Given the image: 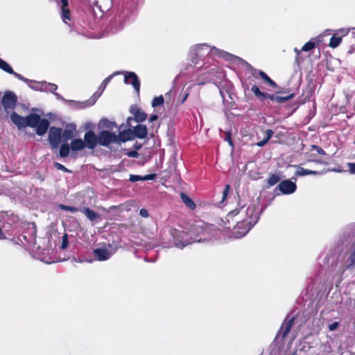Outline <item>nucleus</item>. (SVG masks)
I'll return each instance as SVG.
<instances>
[{"instance_id":"34","label":"nucleus","mask_w":355,"mask_h":355,"mask_svg":"<svg viewBox=\"0 0 355 355\" xmlns=\"http://www.w3.org/2000/svg\"><path fill=\"white\" fill-rule=\"evenodd\" d=\"M341 40H342L341 37H336V36L334 35L331 37V38L330 40L329 46L331 48H336L340 44Z\"/></svg>"},{"instance_id":"50","label":"nucleus","mask_w":355,"mask_h":355,"mask_svg":"<svg viewBox=\"0 0 355 355\" xmlns=\"http://www.w3.org/2000/svg\"><path fill=\"white\" fill-rule=\"evenodd\" d=\"M229 191H230V186L226 185V187L223 192V200H224L227 198Z\"/></svg>"},{"instance_id":"43","label":"nucleus","mask_w":355,"mask_h":355,"mask_svg":"<svg viewBox=\"0 0 355 355\" xmlns=\"http://www.w3.org/2000/svg\"><path fill=\"white\" fill-rule=\"evenodd\" d=\"M68 244H69V242H68L67 235L64 234L62 236V243H61V248L62 249L67 248V247L68 246Z\"/></svg>"},{"instance_id":"35","label":"nucleus","mask_w":355,"mask_h":355,"mask_svg":"<svg viewBox=\"0 0 355 355\" xmlns=\"http://www.w3.org/2000/svg\"><path fill=\"white\" fill-rule=\"evenodd\" d=\"M164 103V98L162 96H159L153 98L152 101V107H156L162 105Z\"/></svg>"},{"instance_id":"54","label":"nucleus","mask_w":355,"mask_h":355,"mask_svg":"<svg viewBox=\"0 0 355 355\" xmlns=\"http://www.w3.org/2000/svg\"><path fill=\"white\" fill-rule=\"evenodd\" d=\"M312 161L314 162H316V163H322V162L320 160H312Z\"/></svg>"},{"instance_id":"18","label":"nucleus","mask_w":355,"mask_h":355,"mask_svg":"<svg viewBox=\"0 0 355 355\" xmlns=\"http://www.w3.org/2000/svg\"><path fill=\"white\" fill-rule=\"evenodd\" d=\"M49 127V121L45 119H40L39 123H37L35 127L37 135L40 136L44 135L46 132Z\"/></svg>"},{"instance_id":"7","label":"nucleus","mask_w":355,"mask_h":355,"mask_svg":"<svg viewBox=\"0 0 355 355\" xmlns=\"http://www.w3.org/2000/svg\"><path fill=\"white\" fill-rule=\"evenodd\" d=\"M292 180L296 181V178L293 177L291 180H286L281 182L278 187L276 188L275 191L278 189L282 194L284 195L293 193L297 189V186Z\"/></svg>"},{"instance_id":"48","label":"nucleus","mask_w":355,"mask_h":355,"mask_svg":"<svg viewBox=\"0 0 355 355\" xmlns=\"http://www.w3.org/2000/svg\"><path fill=\"white\" fill-rule=\"evenodd\" d=\"M139 214L144 218H148L149 216L148 211L146 209H141L139 211Z\"/></svg>"},{"instance_id":"25","label":"nucleus","mask_w":355,"mask_h":355,"mask_svg":"<svg viewBox=\"0 0 355 355\" xmlns=\"http://www.w3.org/2000/svg\"><path fill=\"white\" fill-rule=\"evenodd\" d=\"M76 130V127L73 125H68L65 128L63 133L62 137L64 139L69 140L71 139L73 135H74V131Z\"/></svg>"},{"instance_id":"57","label":"nucleus","mask_w":355,"mask_h":355,"mask_svg":"<svg viewBox=\"0 0 355 355\" xmlns=\"http://www.w3.org/2000/svg\"><path fill=\"white\" fill-rule=\"evenodd\" d=\"M1 235H2V232L1 231V232H0V237L1 236Z\"/></svg>"},{"instance_id":"28","label":"nucleus","mask_w":355,"mask_h":355,"mask_svg":"<svg viewBox=\"0 0 355 355\" xmlns=\"http://www.w3.org/2000/svg\"><path fill=\"white\" fill-rule=\"evenodd\" d=\"M71 147L67 143H64L60 148L59 155L61 157L64 158L69 156Z\"/></svg>"},{"instance_id":"31","label":"nucleus","mask_w":355,"mask_h":355,"mask_svg":"<svg viewBox=\"0 0 355 355\" xmlns=\"http://www.w3.org/2000/svg\"><path fill=\"white\" fill-rule=\"evenodd\" d=\"M258 73L261 77V78L264 80L266 83H268L270 86L273 87H277L276 83L271 78H270L265 72L262 71H259Z\"/></svg>"},{"instance_id":"38","label":"nucleus","mask_w":355,"mask_h":355,"mask_svg":"<svg viewBox=\"0 0 355 355\" xmlns=\"http://www.w3.org/2000/svg\"><path fill=\"white\" fill-rule=\"evenodd\" d=\"M293 97V94L286 96H275V101L278 102V103H283V102H286V101L290 100Z\"/></svg>"},{"instance_id":"40","label":"nucleus","mask_w":355,"mask_h":355,"mask_svg":"<svg viewBox=\"0 0 355 355\" xmlns=\"http://www.w3.org/2000/svg\"><path fill=\"white\" fill-rule=\"evenodd\" d=\"M10 74H12L13 76H15L17 79L20 80H22L25 83H29V79L26 78H24L23 76H21V74L17 73V72H15L13 71V73H10Z\"/></svg>"},{"instance_id":"33","label":"nucleus","mask_w":355,"mask_h":355,"mask_svg":"<svg viewBox=\"0 0 355 355\" xmlns=\"http://www.w3.org/2000/svg\"><path fill=\"white\" fill-rule=\"evenodd\" d=\"M0 69L3 70L4 71L10 73H13V69L12 67L3 60L0 58Z\"/></svg>"},{"instance_id":"10","label":"nucleus","mask_w":355,"mask_h":355,"mask_svg":"<svg viewBox=\"0 0 355 355\" xmlns=\"http://www.w3.org/2000/svg\"><path fill=\"white\" fill-rule=\"evenodd\" d=\"M294 316L291 317L288 315L284 322L282 323L281 328L276 336V339H279L280 336L282 338H285L287 334L290 332L291 327L293 326L294 321Z\"/></svg>"},{"instance_id":"58","label":"nucleus","mask_w":355,"mask_h":355,"mask_svg":"<svg viewBox=\"0 0 355 355\" xmlns=\"http://www.w3.org/2000/svg\"><path fill=\"white\" fill-rule=\"evenodd\" d=\"M292 355H297L296 353H293Z\"/></svg>"},{"instance_id":"16","label":"nucleus","mask_w":355,"mask_h":355,"mask_svg":"<svg viewBox=\"0 0 355 355\" xmlns=\"http://www.w3.org/2000/svg\"><path fill=\"white\" fill-rule=\"evenodd\" d=\"M117 144L134 139L135 137L133 135L132 130L128 129L119 132V135H117Z\"/></svg>"},{"instance_id":"1","label":"nucleus","mask_w":355,"mask_h":355,"mask_svg":"<svg viewBox=\"0 0 355 355\" xmlns=\"http://www.w3.org/2000/svg\"><path fill=\"white\" fill-rule=\"evenodd\" d=\"M238 206L226 216V220L229 223L236 218L237 224L234 227L232 236L237 239L245 236L259 220L257 205H250L245 207V205L239 201Z\"/></svg>"},{"instance_id":"51","label":"nucleus","mask_w":355,"mask_h":355,"mask_svg":"<svg viewBox=\"0 0 355 355\" xmlns=\"http://www.w3.org/2000/svg\"><path fill=\"white\" fill-rule=\"evenodd\" d=\"M128 156L130 157H137L138 153L137 151H130L127 153Z\"/></svg>"},{"instance_id":"6","label":"nucleus","mask_w":355,"mask_h":355,"mask_svg":"<svg viewBox=\"0 0 355 355\" xmlns=\"http://www.w3.org/2000/svg\"><path fill=\"white\" fill-rule=\"evenodd\" d=\"M117 135L113 132L103 130L98 135V144L102 146H108L111 144H117Z\"/></svg>"},{"instance_id":"21","label":"nucleus","mask_w":355,"mask_h":355,"mask_svg":"<svg viewBox=\"0 0 355 355\" xmlns=\"http://www.w3.org/2000/svg\"><path fill=\"white\" fill-rule=\"evenodd\" d=\"M131 113L133 114L135 121L137 122H143L147 119V114L138 107H132Z\"/></svg>"},{"instance_id":"32","label":"nucleus","mask_w":355,"mask_h":355,"mask_svg":"<svg viewBox=\"0 0 355 355\" xmlns=\"http://www.w3.org/2000/svg\"><path fill=\"white\" fill-rule=\"evenodd\" d=\"M280 180V176L278 174H272L267 180L269 186H274Z\"/></svg>"},{"instance_id":"17","label":"nucleus","mask_w":355,"mask_h":355,"mask_svg":"<svg viewBox=\"0 0 355 355\" xmlns=\"http://www.w3.org/2000/svg\"><path fill=\"white\" fill-rule=\"evenodd\" d=\"M251 91L253 92L254 96L260 100H263L266 98H268L272 101L275 100V95L268 94L262 92L261 91H260L258 86H257L255 85L252 86Z\"/></svg>"},{"instance_id":"9","label":"nucleus","mask_w":355,"mask_h":355,"mask_svg":"<svg viewBox=\"0 0 355 355\" xmlns=\"http://www.w3.org/2000/svg\"><path fill=\"white\" fill-rule=\"evenodd\" d=\"M62 135V129L60 128L51 127L49 132V141L52 148L58 147Z\"/></svg>"},{"instance_id":"22","label":"nucleus","mask_w":355,"mask_h":355,"mask_svg":"<svg viewBox=\"0 0 355 355\" xmlns=\"http://www.w3.org/2000/svg\"><path fill=\"white\" fill-rule=\"evenodd\" d=\"M11 121L18 127L19 129L25 127L26 117H23L16 112H12L10 114Z\"/></svg>"},{"instance_id":"37","label":"nucleus","mask_w":355,"mask_h":355,"mask_svg":"<svg viewBox=\"0 0 355 355\" xmlns=\"http://www.w3.org/2000/svg\"><path fill=\"white\" fill-rule=\"evenodd\" d=\"M315 46V44L312 41H309L306 42L302 48L301 51H309L314 49Z\"/></svg>"},{"instance_id":"20","label":"nucleus","mask_w":355,"mask_h":355,"mask_svg":"<svg viewBox=\"0 0 355 355\" xmlns=\"http://www.w3.org/2000/svg\"><path fill=\"white\" fill-rule=\"evenodd\" d=\"M40 119V116L36 114H29L26 117L25 127L35 128L37 124L39 123Z\"/></svg>"},{"instance_id":"46","label":"nucleus","mask_w":355,"mask_h":355,"mask_svg":"<svg viewBox=\"0 0 355 355\" xmlns=\"http://www.w3.org/2000/svg\"><path fill=\"white\" fill-rule=\"evenodd\" d=\"M339 326V323L338 322H334L329 325V331H332L336 330Z\"/></svg>"},{"instance_id":"24","label":"nucleus","mask_w":355,"mask_h":355,"mask_svg":"<svg viewBox=\"0 0 355 355\" xmlns=\"http://www.w3.org/2000/svg\"><path fill=\"white\" fill-rule=\"evenodd\" d=\"M70 147L72 151H79L85 148V142L81 139H74L71 141Z\"/></svg>"},{"instance_id":"52","label":"nucleus","mask_w":355,"mask_h":355,"mask_svg":"<svg viewBox=\"0 0 355 355\" xmlns=\"http://www.w3.org/2000/svg\"><path fill=\"white\" fill-rule=\"evenodd\" d=\"M294 51L296 53V61H298L299 60V56H300V52L302 51L301 50L300 51L297 48H295L294 49Z\"/></svg>"},{"instance_id":"27","label":"nucleus","mask_w":355,"mask_h":355,"mask_svg":"<svg viewBox=\"0 0 355 355\" xmlns=\"http://www.w3.org/2000/svg\"><path fill=\"white\" fill-rule=\"evenodd\" d=\"M181 199L182 202L191 209H194L196 208V204L185 193H181L180 194Z\"/></svg>"},{"instance_id":"5","label":"nucleus","mask_w":355,"mask_h":355,"mask_svg":"<svg viewBox=\"0 0 355 355\" xmlns=\"http://www.w3.org/2000/svg\"><path fill=\"white\" fill-rule=\"evenodd\" d=\"M115 75V73L107 77L102 82L101 85L99 86L98 91H96L93 96L85 101L83 102H75L76 104L78 105V107L80 109L85 108L89 106H92L95 104L96 100L99 98V96L101 95L103 92L105 90V87H107V84L110 83L112 77Z\"/></svg>"},{"instance_id":"30","label":"nucleus","mask_w":355,"mask_h":355,"mask_svg":"<svg viewBox=\"0 0 355 355\" xmlns=\"http://www.w3.org/2000/svg\"><path fill=\"white\" fill-rule=\"evenodd\" d=\"M43 81L37 82L35 80H29V83H27L28 86L33 90L41 91Z\"/></svg>"},{"instance_id":"56","label":"nucleus","mask_w":355,"mask_h":355,"mask_svg":"<svg viewBox=\"0 0 355 355\" xmlns=\"http://www.w3.org/2000/svg\"><path fill=\"white\" fill-rule=\"evenodd\" d=\"M220 95L222 96V97L223 98V92H222V91H220Z\"/></svg>"},{"instance_id":"47","label":"nucleus","mask_w":355,"mask_h":355,"mask_svg":"<svg viewBox=\"0 0 355 355\" xmlns=\"http://www.w3.org/2000/svg\"><path fill=\"white\" fill-rule=\"evenodd\" d=\"M156 177L155 174H148L144 176H142L143 180H154Z\"/></svg>"},{"instance_id":"36","label":"nucleus","mask_w":355,"mask_h":355,"mask_svg":"<svg viewBox=\"0 0 355 355\" xmlns=\"http://www.w3.org/2000/svg\"><path fill=\"white\" fill-rule=\"evenodd\" d=\"M53 94L55 95V96L56 97V98L58 100H61V101H66L68 103H69L70 105H72L73 107L79 109L78 107V105L76 104L75 102L76 101H67L65 100L60 94L57 93L56 91L53 92Z\"/></svg>"},{"instance_id":"55","label":"nucleus","mask_w":355,"mask_h":355,"mask_svg":"<svg viewBox=\"0 0 355 355\" xmlns=\"http://www.w3.org/2000/svg\"><path fill=\"white\" fill-rule=\"evenodd\" d=\"M132 119L131 117L128 118L127 122L129 123Z\"/></svg>"},{"instance_id":"49","label":"nucleus","mask_w":355,"mask_h":355,"mask_svg":"<svg viewBox=\"0 0 355 355\" xmlns=\"http://www.w3.org/2000/svg\"><path fill=\"white\" fill-rule=\"evenodd\" d=\"M55 166L59 170L63 171L64 172L68 171L67 168L64 166H63L62 164H61L60 163H57V162L55 163Z\"/></svg>"},{"instance_id":"39","label":"nucleus","mask_w":355,"mask_h":355,"mask_svg":"<svg viewBox=\"0 0 355 355\" xmlns=\"http://www.w3.org/2000/svg\"><path fill=\"white\" fill-rule=\"evenodd\" d=\"M60 208L62 210L68 211L70 212H76L78 210V209L76 207L67 206V205H60Z\"/></svg>"},{"instance_id":"41","label":"nucleus","mask_w":355,"mask_h":355,"mask_svg":"<svg viewBox=\"0 0 355 355\" xmlns=\"http://www.w3.org/2000/svg\"><path fill=\"white\" fill-rule=\"evenodd\" d=\"M311 150H315L320 155H326L325 151L322 148H320L316 145L313 144L311 146Z\"/></svg>"},{"instance_id":"45","label":"nucleus","mask_w":355,"mask_h":355,"mask_svg":"<svg viewBox=\"0 0 355 355\" xmlns=\"http://www.w3.org/2000/svg\"><path fill=\"white\" fill-rule=\"evenodd\" d=\"M225 140L227 141L229 144V145L232 147H233V141L231 139V133L230 132H226V137L225 138Z\"/></svg>"},{"instance_id":"26","label":"nucleus","mask_w":355,"mask_h":355,"mask_svg":"<svg viewBox=\"0 0 355 355\" xmlns=\"http://www.w3.org/2000/svg\"><path fill=\"white\" fill-rule=\"evenodd\" d=\"M58 86L54 83H47L46 81H43L42 86L41 87L40 92H54L57 90Z\"/></svg>"},{"instance_id":"53","label":"nucleus","mask_w":355,"mask_h":355,"mask_svg":"<svg viewBox=\"0 0 355 355\" xmlns=\"http://www.w3.org/2000/svg\"><path fill=\"white\" fill-rule=\"evenodd\" d=\"M157 115L156 114H152L150 116V122H153L154 121H156L157 119Z\"/></svg>"},{"instance_id":"13","label":"nucleus","mask_w":355,"mask_h":355,"mask_svg":"<svg viewBox=\"0 0 355 355\" xmlns=\"http://www.w3.org/2000/svg\"><path fill=\"white\" fill-rule=\"evenodd\" d=\"M93 254L96 259L101 261L109 259L112 255L111 251L105 248L95 249L93 251Z\"/></svg>"},{"instance_id":"11","label":"nucleus","mask_w":355,"mask_h":355,"mask_svg":"<svg viewBox=\"0 0 355 355\" xmlns=\"http://www.w3.org/2000/svg\"><path fill=\"white\" fill-rule=\"evenodd\" d=\"M124 82L125 84L131 85L137 93L139 92L140 89V81L134 72H125L124 73Z\"/></svg>"},{"instance_id":"44","label":"nucleus","mask_w":355,"mask_h":355,"mask_svg":"<svg viewBox=\"0 0 355 355\" xmlns=\"http://www.w3.org/2000/svg\"><path fill=\"white\" fill-rule=\"evenodd\" d=\"M129 180L132 182H135L137 181L143 180L142 176L137 175H130Z\"/></svg>"},{"instance_id":"19","label":"nucleus","mask_w":355,"mask_h":355,"mask_svg":"<svg viewBox=\"0 0 355 355\" xmlns=\"http://www.w3.org/2000/svg\"><path fill=\"white\" fill-rule=\"evenodd\" d=\"M297 168V170L295 173V175L297 177L299 176H305L308 175H322L323 174V172L317 171H312L309 169H305L300 166H294Z\"/></svg>"},{"instance_id":"2","label":"nucleus","mask_w":355,"mask_h":355,"mask_svg":"<svg viewBox=\"0 0 355 355\" xmlns=\"http://www.w3.org/2000/svg\"><path fill=\"white\" fill-rule=\"evenodd\" d=\"M199 227V226H198ZM200 234L202 236L199 239H183L182 241L178 240L176 237L182 238L184 235H187L185 232H179L177 230H174L172 233L173 236L174 237V245L175 247L179 248H183L187 245L191 244L194 242H205L212 240V237H214L217 231L215 230L214 227L211 225L206 224L203 226L200 227ZM200 233V232H198Z\"/></svg>"},{"instance_id":"59","label":"nucleus","mask_w":355,"mask_h":355,"mask_svg":"<svg viewBox=\"0 0 355 355\" xmlns=\"http://www.w3.org/2000/svg\"><path fill=\"white\" fill-rule=\"evenodd\" d=\"M354 144H355V141H354Z\"/></svg>"},{"instance_id":"15","label":"nucleus","mask_w":355,"mask_h":355,"mask_svg":"<svg viewBox=\"0 0 355 355\" xmlns=\"http://www.w3.org/2000/svg\"><path fill=\"white\" fill-rule=\"evenodd\" d=\"M133 135L134 137H137L139 139H144L148 135L147 128L144 125H137L134 127L133 130Z\"/></svg>"},{"instance_id":"42","label":"nucleus","mask_w":355,"mask_h":355,"mask_svg":"<svg viewBox=\"0 0 355 355\" xmlns=\"http://www.w3.org/2000/svg\"><path fill=\"white\" fill-rule=\"evenodd\" d=\"M347 166L348 167V171L350 174L355 175V163L354 162H349L347 164Z\"/></svg>"},{"instance_id":"14","label":"nucleus","mask_w":355,"mask_h":355,"mask_svg":"<svg viewBox=\"0 0 355 355\" xmlns=\"http://www.w3.org/2000/svg\"><path fill=\"white\" fill-rule=\"evenodd\" d=\"M61 4V17L64 23L69 25L67 20H70V11L68 8V0H60Z\"/></svg>"},{"instance_id":"12","label":"nucleus","mask_w":355,"mask_h":355,"mask_svg":"<svg viewBox=\"0 0 355 355\" xmlns=\"http://www.w3.org/2000/svg\"><path fill=\"white\" fill-rule=\"evenodd\" d=\"M83 141L85 142V147L89 149H94L98 144V136H96L92 130H89L85 132Z\"/></svg>"},{"instance_id":"29","label":"nucleus","mask_w":355,"mask_h":355,"mask_svg":"<svg viewBox=\"0 0 355 355\" xmlns=\"http://www.w3.org/2000/svg\"><path fill=\"white\" fill-rule=\"evenodd\" d=\"M274 132L272 130H268L266 132V137L262 141L257 142V145L259 147L265 146L269 139L272 137Z\"/></svg>"},{"instance_id":"23","label":"nucleus","mask_w":355,"mask_h":355,"mask_svg":"<svg viewBox=\"0 0 355 355\" xmlns=\"http://www.w3.org/2000/svg\"><path fill=\"white\" fill-rule=\"evenodd\" d=\"M82 211V213H83L85 216L90 220V221H94L96 219H98L100 218L101 216L95 212L94 211H93L92 209H90L88 207H83L80 210Z\"/></svg>"},{"instance_id":"8","label":"nucleus","mask_w":355,"mask_h":355,"mask_svg":"<svg viewBox=\"0 0 355 355\" xmlns=\"http://www.w3.org/2000/svg\"><path fill=\"white\" fill-rule=\"evenodd\" d=\"M17 100V96L14 92L10 91L5 92L2 98V105L4 110L6 112H8L10 110H13L16 105Z\"/></svg>"},{"instance_id":"4","label":"nucleus","mask_w":355,"mask_h":355,"mask_svg":"<svg viewBox=\"0 0 355 355\" xmlns=\"http://www.w3.org/2000/svg\"><path fill=\"white\" fill-rule=\"evenodd\" d=\"M199 68L201 69V71H206V72L202 73V76H205L203 80L200 79L194 80L197 85H203L207 81L213 80L214 77L217 78L224 77L223 71L216 65L208 66L203 64V65L200 66Z\"/></svg>"},{"instance_id":"3","label":"nucleus","mask_w":355,"mask_h":355,"mask_svg":"<svg viewBox=\"0 0 355 355\" xmlns=\"http://www.w3.org/2000/svg\"><path fill=\"white\" fill-rule=\"evenodd\" d=\"M191 52L195 57L191 58V62L196 64H198L197 59L207 55L208 59L213 55H217L218 57L229 60L232 57L230 53L220 50L216 47H211L206 44H200L192 46Z\"/></svg>"}]
</instances>
